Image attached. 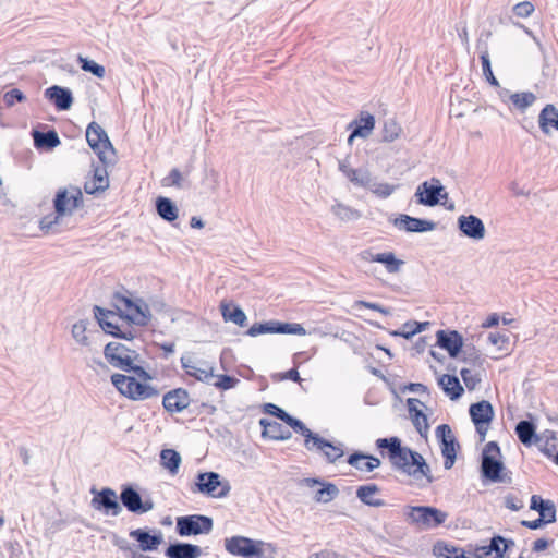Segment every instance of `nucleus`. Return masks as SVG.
Masks as SVG:
<instances>
[{"instance_id": "nucleus-1", "label": "nucleus", "mask_w": 558, "mask_h": 558, "mask_svg": "<svg viewBox=\"0 0 558 558\" xmlns=\"http://www.w3.org/2000/svg\"><path fill=\"white\" fill-rule=\"evenodd\" d=\"M110 305L112 310L107 308V335L132 343L134 333L131 323L146 326L150 320L147 304L132 301L129 292L123 290L112 294Z\"/></svg>"}, {"instance_id": "nucleus-2", "label": "nucleus", "mask_w": 558, "mask_h": 558, "mask_svg": "<svg viewBox=\"0 0 558 558\" xmlns=\"http://www.w3.org/2000/svg\"><path fill=\"white\" fill-rule=\"evenodd\" d=\"M379 449H387L388 457L395 469L408 474L416 481L433 482L432 471L424 458L416 451L401 445L398 437L379 438L376 440Z\"/></svg>"}, {"instance_id": "nucleus-3", "label": "nucleus", "mask_w": 558, "mask_h": 558, "mask_svg": "<svg viewBox=\"0 0 558 558\" xmlns=\"http://www.w3.org/2000/svg\"><path fill=\"white\" fill-rule=\"evenodd\" d=\"M88 146L98 156L101 166H93V177L84 183L86 194L95 195L105 191V130L96 122H90L86 129Z\"/></svg>"}, {"instance_id": "nucleus-4", "label": "nucleus", "mask_w": 558, "mask_h": 558, "mask_svg": "<svg viewBox=\"0 0 558 558\" xmlns=\"http://www.w3.org/2000/svg\"><path fill=\"white\" fill-rule=\"evenodd\" d=\"M95 324L88 319H81L72 326V337L82 345L88 347L90 351L101 350L105 353L104 333H105V307L94 306Z\"/></svg>"}, {"instance_id": "nucleus-5", "label": "nucleus", "mask_w": 558, "mask_h": 558, "mask_svg": "<svg viewBox=\"0 0 558 558\" xmlns=\"http://www.w3.org/2000/svg\"><path fill=\"white\" fill-rule=\"evenodd\" d=\"M225 548L231 555L243 558H272L277 554V547L272 543L254 541L244 536L226 538Z\"/></svg>"}, {"instance_id": "nucleus-6", "label": "nucleus", "mask_w": 558, "mask_h": 558, "mask_svg": "<svg viewBox=\"0 0 558 558\" xmlns=\"http://www.w3.org/2000/svg\"><path fill=\"white\" fill-rule=\"evenodd\" d=\"M136 356L135 350L126 344L118 341L107 342V362L122 371H133L140 377L149 378V375L143 367L133 364Z\"/></svg>"}, {"instance_id": "nucleus-7", "label": "nucleus", "mask_w": 558, "mask_h": 558, "mask_svg": "<svg viewBox=\"0 0 558 558\" xmlns=\"http://www.w3.org/2000/svg\"><path fill=\"white\" fill-rule=\"evenodd\" d=\"M111 381L121 395L132 400H146L158 396V390L155 387L140 383L131 376L113 374Z\"/></svg>"}, {"instance_id": "nucleus-8", "label": "nucleus", "mask_w": 558, "mask_h": 558, "mask_svg": "<svg viewBox=\"0 0 558 558\" xmlns=\"http://www.w3.org/2000/svg\"><path fill=\"white\" fill-rule=\"evenodd\" d=\"M82 191L77 187H72L70 191L60 190L53 201L57 213L56 219L52 221L49 217H44L40 221V228L50 230L52 225L57 222L58 217L71 214L82 204Z\"/></svg>"}, {"instance_id": "nucleus-9", "label": "nucleus", "mask_w": 558, "mask_h": 558, "mask_svg": "<svg viewBox=\"0 0 558 558\" xmlns=\"http://www.w3.org/2000/svg\"><path fill=\"white\" fill-rule=\"evenodd\" d=\"M230 484L228 481H221L220 474L216 472H201L196 476L193 493H201L214 498H225L230 493Z\"/></svg>"}, {"instance_id": "nucleus-10", "label": "nucleus", "mask_w": 558, "mask_h": 558, "mask_svg": "<svg viewBox=\"0 0 558 558\" xmlns=\"http://www.w3.org/2000/svg\"><path fill=\"white\" fill-rule=\"evenodd\" d=\"M407 517L412 524L426 530L445 523L448 513L429 506H415L409 508Z\"/></svg>"}, {"instance_id": "nucleus-11", "label": "nucleus", "mask_w": 558, "mask_h": 558, "mask_svg": "<svg viewBox=\"0 0 558 558\" xmlns=\"http://www.w3.org/2000/svg\"><path fill=\"white\" fill-rule=\"evenodd\" d=\"M500 448L496 441H489L485 445L482 453L481 471L483 477L492 482H501V471L504 463L499 460Z\"/></svg>"}, {"instance_id": "nucleus-12", "label": "nucleus", "mask_w": 558, "mask_h": 558, "mask_svg": "<svg viewBox=\"0 0 558 558\" xmlns=\"http://www.w3.org/2000/svg\"><path fill=\"white\" fill-rule=\"evenodd\" d=\"M265 333H283L305 336L307 332L301 324L283 323L279 320H269L265 323H256L252 325L246 335L257 337Z\"/></svg>"}, {"instance_id": "nucleus-13", "label": "nucleus", "mask_w": 558, "mask_h": 558, "mask_svg": "<svg viewBox=\"0 0 558 558\" xmlns=\"http://www.w3.org/2000/svg\"><path fill=\"white\" fill-rule=\"evenodd\" d=\"M175 529L180 536L208 534L213 530V519L202 514L179 517Z\"/></svg>"}, {"instance_id": "nucleus-14", "label": "nucleus", "mask_w": 558, "mask_h": 558, "mask_svg": "<svg viewBox=\"0 0 558 558\" xmlns=\"http://www.w3.org/2000/svg\"><path fill=\"white\" fill-rule=\"evenodd\" d=\"M417 203L421 205L434 207L448 198V193L445 186L437 178H432L429 181L421 183L415 192Z\"/></svg>"}, {"instance_id": "nucleus-15", "label": "nucleus", "mask_w": 558, "mask_h": 558, "mask_svg": "<svg viewBox=\"0 0 558 558\" xmlns=\"http://www.w3.org/2000/svg\"><path fill=\"white\" fill-rule=\"evenodd\" d=\"M436 437L440 440L441 454L445 458L444 466L449 470L453 466L458 446L449 425L441 424L436 428Z\"/></svg>"}, {"instance_id": "nucleus-16", "label": "nucleus", "mask_w": 558, "mask_h": 558, "mask_svg": "<svg viewBox=\"0 0 558 558\" xmlns=\"http://www.w3.org/2000/svg\"><path fill=\"white\" fill-rule=\"evenodd\" d=\"M182 368L189 376L194 377L196 380L211 384L215 379L214 367L206 361L194 360L191 356L183 355L181 357Z\"/></svg>"}, {"instance_id": "nucleus-17", "label": "nucleus", "mask_w": 558, "mask_h": 558, "mask_svg": "<svg viewBox=\"0 0 558 558\" xmlns=\"http://www.w3.org/2000/svg\"><path fill=\"white\" fill-rule=\"evenodd\" d=\"M304 446L310 451L316 450L318 452H322L325 456L326 460L330 463H333L344 454L341 448V444L333 445L330 441L320 437L318 434H316V436L312 440L305 439Z\"/></svg>"}, {"instance_id": "nucleus-18", "label": "nucleus", "mask_w": 558, "mask_h": 558, "mask_svg": "<svg viewBox=\"0 0 558 558\" xmlns=\"http://www.w3.org/2000/svg\"><path fill=\"white\" fill-rule=\"evenodd\" d=\"M123 506L133 513H146L154 509L150 498L142 500L141 495L131 486L124 487L120 494Z\"/></svg>"}, {"instance_id": "nucleus-19", "label": "nucleus", "mask_w": 558, "mask_h": 558, "mask_svg": "<svg viewBox=\"0 0 558 558\" xmlns=\"http://www.w3.org/2000/svg\"><path fill=\"white\" fill-rule=\"evenodd\" d=\"M130 537L138 543V548L142 551L157 550L163 542V534L160 530H154L151 534L148 530L136 529L130 532Z\"/></svg>"}, {"instance_id": "nucleus-20", "label": "nucleus", "mask_w": 558, "mask_h": 558, "mask_svg": "<svg viewBox=\"0 0 558 558\" xmlns=\"http://www.w3.org/2000/svg\"><path fill=\"white\" fill-rule=\"evenodd\" d=\"M393 226L405 232H428L436 228V223L430 220L411 217L405 214L399 215L393 220Z\"/></svg>"}, {"instance_id": "nucleus-21", "label": "nucleus", "mask_w": 558, "mask_h": 558, "mask_svg": "<svg viewBox=\"0 0 558 558\" xmlns=\"http://www.w3.org/2000/svg\"><path fill=\"white\" fill-rule=\"evenodd\" d=\"M437 345L446 350L450 357H457L463 348V338L456 331L438 330L436 333Z\"/></svg>"}, {"instance_id": "nucleus-22", "label": "nucleus", "mask_w": 558, "mask_h": 558, "mask_svg": "<svg viewBox=\"0 0 558 558\" xmlns=\"http://www.w3.org/2000/svg\"><path fill=\"white\" fill-rule=\"evenodd\" d=\"M459 230L468 238L473 240H482L485 236V226L483 221L474 216H460L458 218Z\"/></svg>"}, {"instance_id": "nucleus-23", "label": "nucleus", "mask_w": 558, "mask_h": 558, "mask_svg": "<svg viewBox=\"0 0 558 558\" xmlns=\"http://www.w3.org/2000/svg\"><path fill=\"white\" fill-rule=\"evenodd\" d=\"M361 257L364 260L383 264L389 274L399 272L404 264V262L398 259L392 252L373 254L371 251H363Z\"/></svg>"}, {"instance_id": "nucleus-24", "label": "nucleus", "mask_w": 558, "mask_h": 558, "mask_svg": "<svg viewBox=\"0 0 558 558\" xmlns=\"http://www.w3.org/2000/svg\"><path fill=\"white\" fill-rule=\"evenodd\" d=\"M162 404L168 412H182L190 405V396L185 389H173L163 396Z\"/></svg>"}, {"instance_id": "nucleus-25", "label": "nucleus", "mask_w": 558, "mask_h": 558, "mask_svg": "<svg viewBox=\"0 0 558 558\" xmlns=\"http://www.w3.org/2000/svg\"><path fill=\"white\" fill-rule=\"evenodd\" d=\"M469 412L476 429L488 425L494 417L493 405L486 400L471 404Z\"/></svg>"}, {"instance_id": "nucleus-26", "label": "nucleus", "mask_w": 558, "mask_h": 558, "mask_svg": "<svg viewBox=\"0 0 558 558\" xmlns=\"http://www.w3.org/2000/svg\"><path fill=\"white\" fill-rule=\"evenodd\" d=\"M45 97L60 111L69 110L73 104L71 90L58 85L48 87L45 90Z\"/></svg>"}, {"instance_id": "nucleus-27", "label": "nucleus", "mask_w": 558, "mask_h": 558, "mask_svg": "<svg viewBox=\"0 0 558 558\" xmlns=\"http://www.w3.org/2000/svg\"><path fill=\"white\" fill-rule=\"evenodd\" d=\"M408 410L412 420L413 425L421 436L427 434L429 425L427 423V416L423 413L418 405H424L418 399L409 398L407 400Z\"/></svg>"}, {"instance_id": "nucleus-28", "label": "nucleus", "mask_w": 558, "mask_h": 558, "mask_svg": "<svg viewBox=\"0 0 558 558\" xmlns=\"http://www.w3.org/2000/svg\"><path fill=\"white\" fill-rule=\"evenodd\" d=\"M168 558H199L202 549L199 546L190 543L170 544L165 551Z\"/></svg>"}, {"instance_id": "nucleus-29", "label": "nucleus", "mask_w": 558, "mask_h": 558, "mask_svg": "<svg viewBox=\"0 0 558 558\" xmlns=\"http://www.w3.org/2000/svg\"><path fill=\"white\" fill-rule=\"evenodd\" d=\"M259 424L263 427L262 436L264 438H270L274 440H288L292 436L290 430L284 428L280 423L276 421L260 418Z\"/></svg>"}, {"instance_id": "nucleus-30", "label": "nucleus", "mask_w": 558, "mask_h": 558, "mask_svg": "<svg viewBox=\"0 0 558 558\" xmlns=\"http://www.w3.org/2000/svg\"><path fill=\"white\" fill-rule=\"evenodd\" d=\"M348 128L353 130V136L366 138L375 128V118L368 112H361L360 118L353 120Z\"/></svg>"}, {"instance_id": "nucleus-31", "label": "nucleus", "mask_w": 558, "mask_h": 558, "mask_svg": "<svg viewBox=\"0 0 558 558\" xmlns=\"http://www.w3.org/2000/svg\"><path fill=\"white\" fill-rule=\"evenodd\" d=\"M531 509L539 512V519L547 523L556 521V508L551 500H545L537 495L531 497Z\"/></svg>"}, {"instance_id": "nucleus-32", "label": "nucleus", "mask_w": 558, "mask_h": 558, "mask_svg": "<svg viewBox=\"0 0 558 558\" xmlns=\"http://www.w3.org/2000/svg\"><path fill=\"white\" fill-rule=\"evenodd\" d=\"M538 123L545 134H550L551 129L558 131V109L551 104L546 105L539 113Z\"/></svg>"}, {"instance_id": "nucleus-33", "label": "nucleus", "mask_w": 558, "mask_h": 558, "mask_svg": "<svg viewBox=\"0 0 558 558\" xmlns=\"http://www.w3.org/2000/svg\"><path fill=\"white\" fill-rule=\"evenodd\" d=\"M156 211L158 216L167 221V222H173L179 217V209L174 202H172L170 198L165 196H159L156 198Z\"/></svg>"}, {"instance_id": "nucleus-34", "label": "nucleus", "mask_w": 558, "mask_h": 558, "mask_svg": "<svg viewBox=\"0 0 558 558\" xmlns=\"http://www.w3.org/2000/svg\"><path fill=\"white\" fill-rule=\"evenodd\" d=\"M378 493L379 487L376 484H367L357 487L356 497L367 506L383 507L385 506V501L376 497Z\"/></svg>"}, {"instance_id": "nucleus-35", "label": "nucleus", "mask_w": 558, "mask_h": 558, "mask_svg": "<svg viewBox=\"0 0 558 558\" xmlns=\"http://www.w3.org/2000/svg\"><path fill=\"white\" fill-rule=\"evenodd\" d=\"M34 145L36 148L52 149L60 144V138L54 130L47 132L33 131Z\"/></svg>"}, {"instance_id": "nucleus-36", "label": "nucleus", "mask_w": 558, "mask_h": 558, "mask_svg": "<svg viewBox=\"0 0 558 558\" xmlns=\"http://www.w3.org/2000/svg\"><path fill=\"white\" fill-rule=\"evenodd\" d=\"M515 434L519 440L525 446H531L534 440L537 439L536 427L531 421H520L515 426Z\"/></svg>"}, {"instance_id": "nucleus-37", "label": "nucleus", "mask_w": 558, "mask_h": 558, "mask_svg": "<svg viewBox=\"0 0 558 558\" xmlns=\"http://www.w3.org/2000/svg\"><path fill=\"white\" fill-rule=\"evenodd\" d=\"M510 546H514V542L512 539H506L502 536H494L490 539L488 546H483L481 550L483 555H489L492 553L496 554V558H502L504 554L509 549Z\"/></svg>"}, {"instance_id": "nucleus-38", "label": "nucleus", "mask_w": 558, "mask_h": 558, "mask_svg": "<svg viewBox=\"0 0 558 558\" xmlns=\"http://www.w3.org/2000/svg\"><path fill=\"white\" fill-rule=\"evenodd\" d=\"M439 385L452 400L461 397L463 387L457 376L445 374L439 378Z\"/></svg>"}, {"instance_id": "nucleus-39", "label": "nucleus", "mask_w": 558, "mask_h": 558, "mask_svg": "<svg viewBox=\"0 0 558 558\" xmlns=\"http://www.w3.org/2000/svg\"><path fill=\"white\" fill-rule=\"evenodd\" d=\"M181 456L174 449H163L160 452V463L171 474H177L181 464Z\"/></svg>"}, {"instance_id": "nucleus-40", "label": "nucleus", "mask_w": 558, "mask_h": 558, "mask_svg": "<svg viewBox=\"0 0 558 558\" xmlns=\"http://www.w3.org/2000/svg\"><path fill=\"white\" fill-rule=\"evenodd\" d=\"M536 100V96L532 92L513 93L509 95V101L520 111L526 110Z\"/></svg>"}, {"instance_id": "nucleus-41", "label": "nucleus", "mask_w": 558, "mask_h": 558, "mask_svg": "<svg viewBox=\"0 0 558 558\" xmlns=\"http://www.w3.org/2000/svg\"><path fill=\"white\" fill-rule=\"evenodd\" d=\"M331 211L342 221H354L361 218L359 210L339 202L332 205Z\"/></svg>"}, {"instance_id": "nucleus-42", "label": "nucleus", "mask_w": 558, "mask_h": 558, "mask_svg": "<svg viewBox=\"0 0 558 558\" xmlns=\"http://www.w3.org/2000/svg\"><path fill=\"white\" fill-rule=\"evenodd\" d=\"M429 325L428 322L418 323V322H408L403 324L400 330H395L391 332L395 337H402L404 339H411L414 335L421 332Z\"/></svg>"}, {"instance_id": "nucleus-43", "label": "nucleus", "mask_w": 558, "mask_h": 558, "mask_svg": "<svg viewBox=\"0 0 558 558\" xmlns=\"http://www.w3.org/2000/svg\"><path fill=\"white\" fill-rule=\"evenodd\" d=\"M222 316L226 322H232L240 327H244L247 317L242 308L235 306L232 310L228 305L221 304Z\"/></svg>"}, {"instance_id": "nucleus-44", "label": "nucleus", "mask_w": 558, "mask_h": 558, "mask_svg": "<svg viewBox=\"0 0 558 558\" xmlns=\"http://www.w3.org/2000/svg\"><path fill=\"white\" fill-rule=\"evenodd\" d=\"M402 128L393 119H388L383 126V141L390 143L400 137Z\"/></svg>"}, {"instance_id": "nucleus-45", "label": "nucleus", "mask_w": 558, "mask_h": 558, "mask_svg": "<svg viewBox=\"0 0 558 558\" xmlns=\"http://www.w3.org/2000/svg\"><path fill=\"white\" fill-rule=\"evenodd\" d=\"M371 172L366 169H355L354 171L349 172V177L347 178L352 184L360 187H367L371 185Z\"/></svg>"}, {"instance_id": "nucleus-46", "label": "nucleus", "mask_w": 558, "mask_h": 558, "mask_svg": "<svg viewBox=\"0 0 558 558\" xmlns=\"http://www.w3.org/2000/svg\"><path fill=\"white\" fill-rule=\"evenodd\" d=\"M283 422L288 424L295 433H299L302 436H304L305 439L312 440L316 436V434L313 433L310 428H307L302 421L293 417L290 414L287 415Z\"/></svg>"}, {"instance_id": "nucleus-47", "label": "nucleus", "mask_w": 558, "mask_h": 558, "mask_svg": "<svg viewBox=\"0 0 558 558\" xmlns=\"http://www.w3.org/2000/svg\"><path fill=\"white\" fill-rule=\"evenodd\" d=\"M366 189L380 198H387L395 192L397 186L389 183L375 182L371 177V185H367Z\"/></svg>"}, {"instance_id": "nucleus-48", "label": "nucleus", "mask_w": 558, "mask_h": 558, "mask_svg": "<svg viewBox=\"0 0 558 558\" xmlns=\"http://www.w3.org/2000/svg\"><path fill=\"white\" fill-rule=\"evenodd\" d=\"M339 494L338 487L332 483H327L324 487L319 488L315 494V500L318 502L327 504L335 499Z\"/></svg>"}, {"instance_id": "nucleus-49", "label": "nucleus", "mask_w": 558, "mask_h": 558, "mask_svg": "<svg viewBox=\"0 0 558 558\" xmlns=\"http://www.w3.org/2000/svg\"><path fill=\"white\" fill-rule=\"evenodd\" d=\"M78 62L81 63V68L83 71L90 72L99 78H102L105 76V66L96 63L95 61L80 56Z\"/></svg>"}, {"instance_id": "nucleus-50", "label": "nucleus", "mask_w": 558, "mask_h": 558, "mask_svg": "<svg viewBox=\"0 0 558 558\" xmlns=\"http://www.w3.org/2000/svg\"><path fill=\"white\" fill-rule=\"evenodd\" d=\"M365 458H367L366 453L354 452L349 456L348 463L359 471L371 472V465L367 463V460Z\"/></svg>"}, {"instance_id": "nucleus-51", "label": "nucleus", "mask_w": 558, "mask_h": 558, "mask_svg": "<svg viewBox=\"0 0 558 558\" xmlns=\"http://www.w3.org/2000/svg\"><path fill=\"white\" fill-rule=\"evenodd\" d=\"M239 383L238 378L226 374L215 375V379L211 380V385L222 390L234 388Z\"/></svg>"}, {"instance_id": "nucleus-52", "label": "nucleus", "mask_w": 558, "mask_h": 558, "mask_svg": "<svg viewBox=\"0 0 558 558\" xmlns=\"http://www.w3.org/2000/svg\"><path fill=\"white\" fill-rule=\"evenodd\" d=\"M481 62H482L483 74L486 77V80L489 82V84L493 86H499L497 78L493 74L490 60H489V56H488L487 51H484L481 54Z\"/></svg>"}, {"instance_id": "nucleus-53", "label": "nucleus", "mask_w": 558, "mask_h": 558, "mask_svg": "<svg viewBox=\"0 0 558 558\" xmlns=\"http://www.w3.org/2000/svg\"><path fill=\"white\" fill-rule=\"evenodd\" d=\"M26 99L24 93L17 88H12L3 94L2 100L7 107H13L16 102Z\"/></svg>"}, {"instance_id": "nucleus-54", "label": "nucleus", "mask_w": 558, "mask_h": 558, "mask_svg": "<svg viewBox=\"0 0 558 558\" xmlns=\"http://www.w3.org/2000/svg\"><path fill=\"white\" fill-rule=\"evenodd\" d=\"M460 375L469 390L475 389L481 381L480 375L468 368H462Z\"/></svg>"}, {"instance_id": "nucleus-55", "label": "nucleus", "mask_w": 558, "mask_h": 558, "mask_svg": "<svg viewBox=\"0 0 558 558\" xmlns=\"http://www.w3.org/2000/svg\"><path fill=\"white\" fill-rule=\"evenodd\" d=\"M110 511L113 515H118L122 508L118 502L116 492L107 487V513Z\"/></svg>"}, {"instance_id": "nucleus-56", "label": "nucleus", "mask_w": 558, "mask_h": 558, "mask_svg": "<svg viewBox=\"0 0 558 558\" xmlns=\"http://www.w3.org/2000/svg\"><path fill=\"white\" fill-rule=\"evenodd\" d=\"M163 186L182 187V174L179 169L173 168L170 173L162 180Z\"/></svg>"}, {"instance_id": "nucleus-57", "label": "nucleus", "mask_w": 558, "mask_h": 558, "mask_svg": "<svg viewBox=\"0 0 558 558\" xmlns=\"http://www.w3.org/2000/svg\"><path fill=\"white\" fill-rule=\"evenodd\" d=\"M457 549L458 548H456L453 546H449V545H447L445 543L438 542L434 546V554L438 558H452L453 554L457 553Z\"/></svg>"}, {"instance_id": "nucleus-58", "label": "nucleus", "mask_w": 558, "mask_h": 558, "mask_svg": "<svg viewBox=\"0 0 558 558\" xmlns=\"http://www.w3.org/2000/svg\"><path fill=\"white\" fill-rule=\"evenodd\" d=\"M353 307L357 308V310L365 307V308H369L373 311H377V312L381 313L383 315H390L389 308L384 307L378 303H372V302H367V301H363V300L355 301Z\"/></svg>"}, {"instance_id": "nucleus-59", "label": "nucleus", "mask_w": 558, "mask_h": 558, "mask_svg": "<svg viewBox=\"0 0 558 558\" xmlns=\"http://www.w3.org/2000/svg\"><path fill=\"white\" fill-rule=\"evenodd\" d=\"M534 11V5L529 1H522L514 5L513 12L519 17H529Z\"/></svg>"}, {"instance_id": "nucleus-60", "label": "nucleus", "mask_w": 558, "mask_h": 558, "mask_svg": "<svg viewBox=\"0 0 558 558\" xmlns=\"http://www.w3.org/2000/svg\"><path fill=\"white\" fill-rule=\"evenodd\" d=\"M508 340H509V338L505 333L490 332L488 335V342L492 345L497 347L499 350L505 349V345L508 343Z\"/></svg>"}, {"instance_id": "nucleus-61", "label": "nucleus", "mask_w": 558, "mask_h": 558, "mask_svg": "<svg viewBox=\"0 0 558 558\" xmlns=\"http://www.w3.org/2000/svg\"><path fill=\"white\" fill-rule=\"evenodd\" d=\"M461 352L464 362L476 364L481 359L478 351L474 347H465Z\"/></svg>"}, {"instance_id": "nucleus-62", "label": "nucleus", "mask_w": 558, "mask_h": 558, "mask_svg": "<svg viewBox=\"0 0 558 558\" xmlns=\"http://www.w3.org/2000/svg\"><path fill=\"white\" fill-rule=\"evenodd\" d=\"M264 411L267 413V414H270V415H274L276 417H278L279 420L281 421H284V418L287 417V415L289 414L288 412H286L283 409H281L280 407L274 404V403H266L264 405Z\"/></svg>"}, {"instance_id": "nucleus-63", "label": "nucleus", "mask_w": 558, "mask_h": 558, "mask_svg": "<svg viewBox=\"0 0 558 558\" xmlns=\"http://www.w3.org/2000/svg\"><path fill=\"white\" fill-rule=\"evenodd\" d=\"M90 492L95 495L92 500V505L99 510L105 508V488L96 490L95 487H92Z\"/></svg>"}, {"instance_id": "nucleus-64", "label": "nucleus", "mask_w": 558, "mask_h": 558, "mask_svg": "<svg viewBox=\"0 0 558 558\" xmlns=\"http://www.w3.org/2000/svg\"><path fill=\"white\" fill-rule=\"evenodd\" d=\"M505 507L512 511H518L523 508V502L521 499L513 495H507L505 497Z\"/></svg>"}]
</instances>
